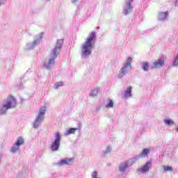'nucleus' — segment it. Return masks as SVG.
I'll list each match as a JSON object with an SVG mask.
<instances>
[{"instance_id": "nucleus-1", "label": "nucleus", "mask_w": 178, "mask_h": 178, "mask_svg": "<svg viewBox=\"0 0 178 178\" xmlns=\"http://www.w3.org/2000/svg\"><path fill=\"white\" fill-rule=\"evenodd\" d=\"M63 39H59L56 41L54 48L51 49L50 54L44 59L43 67L47 70H51V68L55 66V60L60 54Z\"/></svg>"}, {"instance_id": "nucleus-2", "label": "nucleus", "mask_w": 178, "mask_h": 178, "mask_svg": "<svg viewBox=\"0 0 178 178\" xmlns=\"http://www.w3.org/2000/svg\"><path fill=\"white\" fill-rule=\"evenodd\" d=\"M97 40V35H95V32H92L89 34L85 44L82 45L81 48V55L82 58H88L90 55H91V52L92 51V47L95 44V41Z\"/></svg>"}, {"instance_id": "nucleus-3", "label": "nucleus", "mask_w": 178, "mask_h": 178, "mask_svg": "<svg viewBox=\"0 0 178 178\" xmlns=\"http://www.w3.org/2000/svg\"><path fill=\"white\" fill-rule=\"evenodd\" d=\"M17 105V102L13 96H10L7 97L1 104H0V115H6V113L9 111V109H13L16 108Z\"/></svg>"}, {"instance_id": "nucleus-4", "label": "nucleus", "mask_w": 178, "mask_h": 178, "mask_svg": "<svg viewBox=\"0 0 178 178\" xmlns=\"http://www.w3.org/2000/svg\"><path fill=\"white\" fill-rule=\"evenodd\" d=\"M47 112V106H44L40 108L38 115L33 122V129H38L45 119V113Z\"/></svg>"}, {"instance_id": "nucleus-5", "label": "nucleus", "mask_w": 178, "mask_h": 178, "mask_svg": "<svg viewBox=\"0 0 178 178\" xmlns=\"http://www.w3.org/2000/svg\"><path fill=\"white\" fill-rule=\"evenodd\" d=\"M131 57H129L124 63V65L121 67L120 70L119 71L118 78L122 79L124 77L130 70H131Z\"/></svg>"}, {"instance_id": "nucleus-6", "label": "nucleus", "mask_w": 178, "mask_h": 178, "mask_svg": "<svg viewBox=\"0 0 178 178\" xmlns=\"http://www.w3.org/2000/svg\"><path fill=\"white\" fill-rule=\"evenodd\" d=\"M60 147V134L57 132L54 134V139L51 145V151H59V147Z\"/></svg>"}, {"instance_id": "nucleus-7", "label": "nucleus", "mask_w": 178, "mask_h": 178, "mask_svg": "<svg viewBox=\"0 0 178 178\" xmlns=\"http://www.w3.org/2000/svg\"><path fill=\"white\" fill-rule=\"evenodd\" d=\"M74 163V158L65 157L64 159H60L57 163H54L53 166H64V165L67 166H70L73 165Z\"/></svg>"}, {"instance_id": "nucleus-8", "label": "nucleus", "mask_w": 178, "mask_h": 178, "mask_svg": "<svg viewBox=\"0 0 178 178\" xmlns=\"http://www.w3.org/2000/svg\"><path fill=\"white\" fill-rule=\"evenodd\" d=\"M24 144V139L23 137L19 136L17 139L15 143L13 145V146L10 149V152L12 154H15V152H17L19 149H20V146L23 145Z\"/></svg>"}, {"instance_id": "nucleus-9", "label": "nucleus", "mask_w": 178, "mask_h": 178, "mask_svg": "<svg viewBox=\"0 0 178 178\" xmlns=\"http://www.w3.org/2000/svg\"><path fill=\"white\" fill-rule=\"evenodd\" d=\"M131 2H133V0H126L125 3L123 6V14L126 16L131 13V10L133 9Z\"/></svg>"}, {"instance_id": "nucleus-10", "label": "nucleus", "mask_w": 178, "mask_h": 178, "mask_svg": "<svg viewBox=\"0 0 178 178\" xmlns=\"http://www.w3.org/2000/svg\"><path fill=\"white\" fill-rule=\"evenodd\" d=\"M151 166H152V161H147L143 168H140L138 170L139 173H147V172H149V169H151Z\"/></svg>"}, {"instance_id": "nucleus-11", "label": "nucleus", "mask_w": 178, "mask_h": 178, "mask_svg": "<svg viewBox=\"0 0 178 178\" xmlns=\"http://www.w3.org/2000/svg\"><path fill=\"white\" fill-rule=\"evenodd\" d=\"M129 162H130V160H127L120 163L118 169L120 173L124 174L126 172V170L129 168Z\"/></svg>"}, {"instance_id": "nucleus-12", "label": "nucleus", "mask_w": 178, "mask_h": 178, "mask_svg": "<svg viewBox=\"0 0 178 178\" xmlns=\"http://www.w3.org/2000/svg\"><path fill=\"white\" fill-rule=\"evenodd\" d=\"M165 65V59L163 58H161L158 59L155 62L153 63V67H162V66Z\"/></svg>"}, {"instance_id": "nucleus-13", "label": "nucleus", "mask_w": 178, "mask_h": 178, "mask_svg": "<svg viewBox=\"0 0 178 178\" xmlns=\"http://www.w3.org/2000/svg\"><path fill=\"white\" fill-rule=\"evenodd\" d=\"M168 12L159 13V22H165L166 17H168Z\"/></svg>"}, {"instance_id": "nucleus-14", "label": "nucleus", "mask_w": 178, "mask_h": 178, "mask_svg": "<svg viewBox=\"0 0 178 178\" xmlns=\"http://www.w3.org/2000/svg\"><path fill=\"white\" fill-rule=\"evenodd\" d=\"M77 128H70L64 134V136H70V134H74L77 131Z\"/></svg>"}, {"instance_id": "nucleus-15", "label": "nucleus", "mask_w": 178, "mask_h": 178, "mask_svg": "<svg viewBox=\"0 0 178 178\" xmlns=\"http://www.w3.org/2000/svg\"><path fill=\"white\" fill-rule=\"evenodd\" d=\"M44 38V32H41L35 37V40L37 43L40 44L41 40Z\"/></svg>"}, {"instance_id": "nucleus-16", "label": "nucleus", "mask_w": 178, "mask_h": 178, "mask_svg": "<svg viewBox=\"0 0 178 178\" xmlns=\"http://www.w3.org/2000/svg\"><path fill=\"white\" fill-rule=\"evenodd\" d=\"M131 86H129L127 88V90L124 94V97H125V98H130L131 97Z\"/></svg>"}, {"instance_id": "nucleus-17", "label": "nucleus", "mask_w": 178, "mask_h": 178, "mask_svg": "<svg viewBox=\"0 0 178 178\" xmlns=\"http://www.w3.org/2000/svg\"><path fill=\"white\" fill-rule=\"evenodd\" d=\"M40 44L39 43H37L36 41L34 40L33 42L29 43L26 44L28 49H33V48H35L37 45Z\"/></svg>"}, {"instance_id": "nucleus-18", "label": "nucleus", "mask_w": 178, "mask_h": 178, "mask_svg": "<svg viewBox=\"0 0 178 178\" xmlns=\"http://www.w3.org/2000/svg\"><path fill=\"white\" fill-rule=\"evenodd\" d=\"M99 92V88H95L90 92V97H97Z\"/></svg>"}, {"instance_id": "nucleus-19", "label": "nucleus", "mask_w": 178, "mask_h": 178, "mask_svg": "<svg viewBox=\"0 0 178 178\" xmlns=\"http://www.w3.org/2000/svg\"><path fill=\"white\" fill-rule=\"evenodd\" d=\"M149 154V149H143L140 155V158H145Z\"/></svg>"}, {"instance_id": "nucleus-20", "label": "nucleus", "mask_w": 178, "mask_h": 178, "mask_svg": "<svg viewBox=\"0 0 178 178\" xmlns=\"http://www.w3.org/2000/svg\"><path fill=\"white\" fill-rule=\"evenodd\" d=\"M163 122H164L165 124H168V126H172V125L175 124V121H173L172 120L169 119V118H165L163 120Z\"/></svg>"}, {"instance_id": "nucleus-21", "label": "nucleus", "mask_w": 178, "mask_h": 178, "mask_svg": "<svg viewBox=\"0 0 178 178\" xmlns=\"http://www.w3.org/2000/svg\"><path fill=\"white\" fill-rule=\"evenodd\" d=\"M142 69L144 72H148V69H149V64L147 62L142 63Z\"/></svg>"}, {"instance_id": "nucleus-22", "label": "nucleus", "mask_w": 178, "mask_h": 178, "mask_svg": "<svg viewBox=\"0 0 178 178\" xmlns=\"http://www.w3.org/2000/svg\"><path fill=\"white\" fill-rule=\"evenodd\" d=\"M113 105H114L113 100L108 99V102L106 105V108H107L108 109L111 108H113Z\"/></svg>"}, {"instance_id": "nucleus-23", "label": "nucleus", "mask_w": 178, "mask_h": 178, "mask_svg": "<svg viewBox=\"0 0 178 178\" xmlns=\"http://www.w3.org/2000/svg\"><path fill=\"white\" fill-rule=\"evenodd\" d=\"M60 87H63V82L62 81L56 82L54 85L53 88H54L55 90H58V88H59Z\"/></svg>"}, {"instance_id": "nucleus-24", "label": "nucleus", "mask_w": 178, "mask_h": 178, "mask_svg": "<svg viewBox=\"0 0 178 178\" xmlns=\"http://www.w3.org/2000/svg\"><path fill=\"white\" fill-rule=\"evenodd\" d=\"M112 151V147L111 146H108L104 152H103V155L105 156L106 154H109Z\"/></svg>"}, {"instance_id": "nucleus-25", "label": "nucleus", "mask_w": 178, "mask_h": 178, "mask_svg": "<svg viewBox=\"0 0 178 178\" xmlns=\"http://www.w3.org/2000/svg\"><path fill=\"white\" fill-rule=\"evenodd\" d=\"M163 170L164 172H172L173 168H172L170 166H163Z\"/></svg>"}, {"instance_id": "nucleus-26", "label": "nucleus", "mask_w": 178, "mask_h": 178, "mask_svg": "<svg viewBox=\"0 0 178 178\" xmlns=\"http://www.w3.org/2000/svg\"><path fill=\"white\" fill-rule=\"evenodd\" d=\"M139 158H141V156H134L131 159V161H132V162H133V163H134V162H136V161H138V159Z\"/></svg>"}, {"instance_id": "nucleus-27", "label": "nucleus", "mask_w": 178, "mask_h": 178, "mask_svg": "<svg viewBox=\"0 0 178 178\" xmlns=\"http://www.w3.org/2000/svg\"><path fill=\"white\" fill-rule=\"evenodd\" d=\"M3 153V149H0V163H1V161H2Z\"/></svg>"}, {"instance_id": "nucleus-28", "label": "nucleus", "mask_w": 178, "mask_h": 178, "mask_svg": "<svg viewBox=\"0 0 178 178\" xmlns=\"http://www.w3.org/2000/svg\"><path fill=\"white\" fill-rule=\"evenodd\" d=\"M8 0H0V6L1 5H5V3Z\"/></svg>"}, {"instance_id": "nucleus-29", "label": "nucleus", "mask_w": 178, "mask_h": 178, "mask_svg": "<svg viewBox=\"0 0 178 178\" xmlns=\"http://www.w3.org/2000/svg\"><path fill=\"white\" fill-rule=\"evenodd\" d=\"M175 6H177L178 8V0L175 1Z\"/></svg>"}, {"instance_id": "nucleus-30", "label": "nucleus", "mask_w": 178, "mask_h": 178, "mask_svg": "<svg viewBox=\"0 0 178 178\" xmlns=\"http://www.w3.org/2000/svg\"><path fill=\"white\" fill-rule=\"evenodd\" d=\"M78 0H72V3H76V2H77Z\"/></svg>"}]
</instances>
